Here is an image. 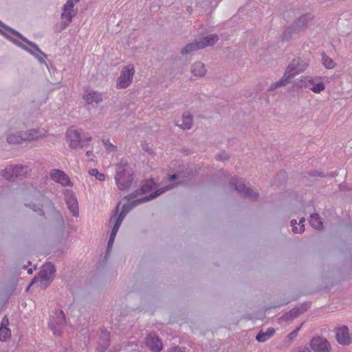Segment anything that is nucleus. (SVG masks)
Here are the masks:
<instances>
[{
	"mask_svg": "<svg viewBox=\"0 0 352 352\" xmlns=\"http://www.w3.org/2000/svg\"><path fill=\"white\" fill-rule=\"evenodd\" d=\"M87 103L92 104L93 106L97 105L102 100V96L100 93L94 91H87L83 96Z\"/></svg>",
	"mask_w": 352,
	"mask_h": 352,
	"instance_id": "nucleus-20",
	"label": "nucleus"
},
{
	"mask_svg": "<svg viewBox=\"0 0 352 352\" xmlns=\"http://www.w3.org/2000/svg\"><path fill=\"white\" fill-rule=\"evenodd\" d=\"M311 349L314 352H330L331 345L326 338H314L310 342Z\"/></svg>",
	"mask_w": 352,
	"mask_h": 352,
	"instance_id": "nucleus-13",
	"label": "nucleus"
},
{
	"mask_svg": "<svg viewBox=\"0 0 352 352\" xmlns=\"http://www.w3.org/2000/svg\"><path fill=\"white\" fill-rule=\"evenodd\" d=\"M14 180L17 178H22L25 176L30 171V168L27 166L16 165L12 166Z\"/></svg>",
	"mask_w": 352,
	"mask_h": 352,
	"instance_id": "nucleus-26",
	"label": "nucleus"
},
{
	"mask_svg": "<svg viewBox=\"0 0 352 352\" xmlns=\"http://www.w3.org/2000/svg\"><path fill=\"white\" fill-rule=\"evenodd\" d=\"M298 311V309H296V308H294L289 311L285 313L283 317L285 320H293L299 316Z\"/></svg>",
	"mask_w": 352,
	"mask_h": 352,
	"instance_id": "nucleus-36",
	"label": "nucleus"
},
{
	"mask_svg": "<svg viewBox=\"0 0 352 352\" xmlns=\"http://www.w3.org/2000/svg\"><path fill=\"white\" fill-rule=\"evenodd\" d=\"M168 352H186V349L180 346H175L169 349Z\"/></svg>",
	"mask_w": 352,
	"mask_h": 352,
	"instance_id": "nucleus-45",
	"label": "nucleus"
},
{
	"mask_svg": "<svg viewBox=\"0 0 352 352\" xmlns=\"http://www.w3.org/2000/svg\"><path fill=\"white\" fill-rule=\"evenodd\" d=\"M304 222H305V218H304V217H302V218H301V219H300V221H299V223H298V224H299V225H300V226H301L302 225H304V224H303V223H304Z\"/></svg>",
	"mask_w": 352,
	"mask_h": 352,
	"instance_id": "nucleus-48",
	"label": "nucleus"
},
{
	"mask_svg": "<svg viewBox=\"0 0 352 352\" xmlns=\"http://www.w3.org/2000/svg\"><path fill=\"white\" fill-rule=\"evenodd\" d=\"M294 30H295V28L293 26V25L286 28L284 32L283 33L282 39L283 41H287L292 39L294 34H298L297 32H296Z\"/></svg>",
	"mask_w": 352,
	"mask_h": 352,
	"instance_id": "nucleus-32",
	"label": "nucleus"
},
{
	"mask_svg": "<svg viewBox=\"0 0 352 352\" xmlns=\"http://www.w3.org/2000/svg\"><path fill=\"white\" fill-rule=\"evenodd\" d=\"M336 338L338 342L342 345H349L352 342L349 329L346 326L336 329Z\"/></svg>",
	"mask_w": 352,
	"mask_h": 352,
	"instance_id": "nucleus-17",
	"label": "nucleus"
},
{
	"mask_svg": "<svg viewBox=\"0 0 352 352\" xmlns=\"http://www.w3.org/2000/svg\"><path fill=\"white\" fill-rule=\"evenodd\" d=\"M301 89H308L316 94H319L325 89L324 82L316 80L311 77H304L298 85Z\"/></svg>",
	"mask_w": 352,
	"mask_h": 352,
	"instance_id": "nucleus-9",
	"label": "nucleus"
},
{
	"mask_svg": "<svg viewBox=\"0 0 352 352\" xmlns=\"http://www.w3.org/2000/svg\"><path fill=\"white\" fill-rule=\"evenodd\" d=\"M60 219H61L62 223H63V221H63V217H60Z\"/></svg>",
	"mask_w": 352,
	"mask_h": 352,
	"instance_id": "nucleus-56",
	"label": "nucleus"
},
{
	"mask_svg": "<svg viewBox=\"0 0 352 352\" xmlns=\"http://www.w3.org/2000/svg\"><path fill=\"white\" fill-rule=\"evenodd\" d=\"M275 333V330L273 328H269L266 332L261 331L256 336V339L259 342H264Z\"/></svg>",
	"mask_w": 352,
	"mask_h": 352,
	"instance_id": "nucleus-28",
	"label": "nucleus"
},
{
	"mask_svg": "<svg viewBox=\"0 0 352 352\" xmlns=\"http://www.w3.org/2000/svg\"><path fill=\"white\" fill-rule=\"evenodd\" d=\"M27 206L30 207L34 211L37 212L38 213V214H40L41 216L44 215V212L40 206L34 204H29L27 205Z\"/></svg>",
	"mask_w": 352,
	"mask_h": 352,
	"instance_id": "nucleus-39",
	"label": "nucleus"
},
{
	"mask_svg": "<svg viewBox=\"0 0 352 352\" xmlns=\"http://www.w3.org/2000/svg\"><path fill=\"white\" fill-rule=\"evenodd\" d=\"M134 73L133 66L127 65L124 67L121 72L120 77L118 78L116 87L119 89L127 87L132 81Z\"/></svg>",
	"mask_w": 352,
	"mask_h": 352,
	"instance_id": "nucleus-10",
	"label": "nucleus"
},
{
	"mask_svg": "<svg viewBox=\"0 0 352 352\" xmlns=\"http://www.w3.org/2000/svg\"><path fill=\"white\" fill-rule=\"evenodd\" d=\"M52 281V280H48L46 276L39 274L38 276H35L32 279L30 285H36L40 289H45Z\"/></svg>",
	"mask_w": 352,
	"mask_h": 352,
	"instance_id": "nucleus-25",
	"label": "nucleus"
},
{
	"mask_svg": "<svg viewBox=\"0 0 352 352\" xmlns=\"http://www.w3.org/2000/svg\"><path fill=\"white\" fill-rule=\"evenodd\" d=\"M10 336V331L7 327H1L0 329V340L6 341Z\"/></svg>",
	"mask_w": 352,
	"mask_h": 352,
	"instance_id": "nucleus-37",
	"label": "nucleus"
},
{
	"mask_svg": "<svg viewBox=\"0 0 352 352\" xmlns=\"http://www.w3.org/2000/svg\"><path fill=\"white\" fill-rule=\"evenodd\" d=\"M0 34L19 47L33 55L41 63H45L47 56L36 44L30 41L16 30L0 21Z\"/></svg>",
	"mask_w": 352,
	"mask_h": 352,
	"instance_id": "nucleus-1",
	"label": "nucleus"
},
{
	"mask_svg": "<svg viewBox=\"0 0 352 352\" xmlns=\"http://www.w3.org/2000/svg\"><path fill=\"white\" fill-rule=\"evenodd\" d=\"M109 333L102 329L100 332L98 341V350L100 351H104L109 344Z\"/></svg>",
	"mask_w": 352,
	"mask_h": 352,
	"instance_id": "nucleus-23",
	"label": "nucleus"
},
{
	"mask_svg": "<svg viewBox=\"0 0 352 352\" xmlns=\"http://www.w3.org/2000/svg\"><path fill=\"white\" fill-rule=\"evenodd\" d=\"M187 11L189 12V13H191V12L192 11V9L191 7L188 6L187 8Z\"/></svg>",
	"mask_w": 352,
	"mask_h": 352,
	"instance_id": "nucleus-51",
	"label": "nucleus"
},
{
	"mask_svg": "<svg viewBox=\"0 0 352 352\" xmlns=\"http://www.w3.org/2000/svg\"><path fill=\"white\" fill-rule=\"evenodd\" d=\"M155 182L153 179L147 180L146 181L142 186L139 190H136L135 192L130 194L129 195L128 199H132L138 196V194H145L147 192H151L153 190Z\"/></svg>",
	"mask_w": 352,
	"mask_h": 352,
	"instance_id": "nucleus-21",
	"label": "nucleus"
},
{
	"mask_svg": "<svg viewBox=\"0 0 352 352\" xmlns=\"http://www.w3.org/2000/svg\"><path fill=\"white\" fill-rule=\"evenodd\" d=\"M89 173L91 176H94L96 179L100 182L104 181L105 179L104 175L102 173H100L96 168H91V170H89Z\"/></svg>",
	"mask_w": 352,
	"mask_h": 352,
	"instance_id": "nucleus-35",
	"label": "nucleus"
},
{
	"mask_svg": "<svg viewBox=\"0 0 352 352\" xmlns=\"http://www.w3.org/2000/svg\"><path fill=\"white\" fill-rule=\"evenodd\" d=\"M310 307V304L309 302L304 303L299 307H295L296 309H298V313L300 314L306 311Z\"/></svg>",
	"mask_w": 352,
	"mask_h": 352,
	"instance_id": "nucleus-40",
	"label": "nucleus"
},
{
	"mask_svg": "<svg viewBox=\"0 0 352 352\" xmlns=\"http://www.w3.org/2000/svg\"><path fill=\"white\" fill-rule=\"evenodd\" d=\"M175 186V185H167L165 187L161 188L155 192L151 193L148 196H144L141 199H137L136 200L128 202L127 204H125L122 206V210L120 212H119V206L120 203L116 206L115 213L111 216L110 219V221H116L120 217H123V219H124L126 214L134 207L137 206L138 205L147 202L148 201H151L153 199H155L160 195L163 194L166 191L170 190L173 188Z\"/></svg>",
	"mask_w": 352,
	"mask_h": 352,
	"instance_id": "nucleus-3",
	"label": "nucleus"
},
{
	"mask_svg": "<svg viewBox=\"0 0 352 352\" xmlns=\"http://www.w3.org/2000/svg\"><path fill=\"white\" fill-rule=\"evenodd\" d=\"M191 72L195 76L202 77L205 75L206 69L203 63L197 62L191 66Z\"/></svg>",
	"mask_w": 352,
	"mask_h": 352,
	"instance_id": "nucleus-27",
	"label": "nucleus"
},
{
	"mask_svg": "<svg viewBox=\"0 0 352 352\" xmlns=\"http://www.w3.org/2000/svg\"><path fill=\"white\" fill-rule=\"evenodd\" d=\"M91 154H92V151H88L86 152V155L87 157H89Z\"/></svg>",
	"mask_w": 352,
	"mask_h": 352,
	"instance_id": "nucleus-50",
	"label": "nucleus"
},
{
	"mask_svg": "<svg viewBox=\"0 0 352 352\" xmlns=\"http://www.w3.org/2000/svg\"><path fill=\"white\" fill-rule=\"evenodd\" d=\"M309 175L311 177H325L326 175H324L323 173L318 171V170H313L309 173Z\"/></svg>",
	"mask_w": 352,
	"mask_h": 352,
	"instance_id": "nucleus-43",
	"label": "nucleus"
},
{
	"mask_svg": "<svg viewBox=\"0 0 352 352\" xmlns=\"http://www.w3.org/2000/svg\"><path fill=\"white\" fill-rule=\"evenodd\" d=\"M56 269L53 263L48 262L44 264L42 267V270L40 275H43L47 278L48 280H54L55 277Z\"/></svg>",
	"mask_w": 352,
	"mask_h": 352,
	"instance_id": "nucleus-22",
	"label": "nucleus"
},
{
	"mask_svg": "<svg viewBox=\"0 0 352 352\" xmlns=\"http://www.w3.org/2000/svg\"><path fill=\"white\" fill-rule=\"evenodd\" d=\"M229 158V156L227 153H222L219 155H218L217 157H216V159L218 160H221V161H226L227 160H228Z\"/></svg>",
	"mask_w": 352,
	"mask_h": 352,
	"instance_id": "nucleus-44",
	"label": "nucleus"
},
{
	"mask_svg": "<svg viewBox=\"0 0 352 352\" xmlns=\"http://www.w3.org/2000/svg\"><path fill=\"white\" fill-rule=\"evenodd\" d=\"M50 177L55 182L60 184L62 186H71L72 182L67 175L59 169H53L51 170Z\"/></svg>",
	"mask_w": 352,
	"mask_h": 352,
	"instance_id": "nucleus-16",
	"label": "nucleus"
},
{
	"mask_svg": "<svg viewBox=\"0 0 352 352\" xmlns=\"http://www.w3.org/2000/svg\"><path fill=\"white\" fill-rule=\"evenodd\" d=\"M337 175H338V173H335V172H331V173H330V176H331V177H336V176H337Z\"/></svg>",
	"mask_w": 352,
	"mask_h": 352,
	"instance_id": "nucleus-49",
	"label": "nucleus"
},
{
	"mask_svg": "<svg viewBox=\"0 0 352 352\" xmlns=\"http://www.w3.org/2000/svg\"><path fill=\"white\" fill-rule=\"evenodd\" d=\"M199 49L200 47L199 45H198V42L196 41L195 43H190L184 46L182 49L181 53L182 54H188Z\"/></svg>",
	"mask_w": 352,
	"mask_h": 352,
	"instance_id": "nucleus-31",
	"label": "nucleus"
},
{
	"mask_svg": "<svg viewBox=\"0 0 352 352\" xmlns=\"http://www.w3.org/2000/svg\"><path fill=\"white\" fill-rule=\"evenodd\" d=\"M309 64V60L305 58L297 57L294 58L288 65L282 78L277 82L272 84L270 90H274L278 87L285 86L291 78L304 72L307 68Z\"/></svg>",
	"mask_w": 352,
	"mask_h": 352,
	"instance_id": "nucleus-2",
	"label": "nucleus"
},
{
	"mask_svg": "<svg viewBox=\"0 0 352 352\" xmlns=\"http://www.w3.org/2000/svg\"><path fill=\"white\" fill-rule=\"evenodd\" d=\"M79 1L80 0H67L63 7L61 23L58 30L59 32L65 30L72 22V18L76 14V12L73 10L74 3H78Z\"/></svg>",
	"mask_w": 352,
	"mask_h": 352,
	"instance_id": "nucleus-7",
	"label": "nucleus"
},
{
	"mask_svg": "<svg viewBox=\"0 0 352 352\" xmlns=\"http://www.w3.org/2000/svg\"><path fill=\"white\" fill-rule=\"evenodd\" d=\"M115 180L120 190H126L131 186L133 181L131 170L126 166H118Z\"/></svg>",
	"mask_w": 352,
	"mask_h": 352,
	"instance_id": "nucleus-5",
	"label": "nucleus"
},
{
	"mask_svg": "<svg viewBox=\"0 0 352 352\" xmlns=\"http://www.w3.org/2000/svg\"><path fill=\"white\" fill-rule=\"evenodd\" d=\"M311 19L312 16L309 13L300 16L292 24L295 28L294 31L297 32L298 33L305 31L308 26V23Z\"/></svg>",
	"mask_w": 352,
	"mask_h": 352,
	"instance_id": "nucleus-18",
	"label": "nucleus"
},
{
	"mask_svg": "<svg viewBox=\"0 0 352 352\" xmlns=\"http://www.w3.org/2000/svg\"><path fill=\"white\" fill-rule=\"evenodd\" d=\"M3 321H4V322H8V320H5V318H3Z\"/></svg>",
	"mask_w": 352,
	"mask_h": 352,
	"instance_id": "nucleus-54",
	"label": "nucleus"
},
{
	"mask_svg": "<svg viewBox=\"0 0 352 352\" xmlns=\"http://www.w3.org/2000/svg\"><path fill=\"white\" fill-rule=\"evenodd\" d=\"M66 325L65 314L62 310H57L50 322V329L56 336H60L61 329Z\"/></svg>",
	"mask_w": 352,
	"mask_h": 352,
	"instance_id": "nucleus-8",
	"label": "nucleus"
},
{
	"mask_svg": "<svg viewBox=\"0 0 352 352\" xmlns=\"http://www.w3.org/2000/svg\"><path fill=\"white\" fill-rule=\"evenodd\" d=\"M295 299L294 298H292V299H283L281 300V302L278 304V305H273L271 307L272 308H276V307H280L281 306H283V305H286L287 304H289L290 302L294 300Z\"/></svg>",
	"mask_w": 352,
	"mask_h": 352,
	"instance_id": "nucleus-42",
	"label": "nucleus"
},
{
	"mask_svg": "<svg viewBox=\"0 0 352 352\" xmlns=\"http://www.w3.org/2000/svg\"><path fill=\"white\" fill-rule=\"evenodd\" d=\"M309 223L311 227L316 230H322L323 228L322 221L317 213L311 215Z\"/></svg>",
	"mask_w": 352,
	"mask_h": 352,
	"instance_id": "nucleus-29",
	"label": "nucleus"
},
{
	"mask_svg": "<svg viewBox=\"0 0 352 352\" xmlns=\"http://www.w3.org/2000/svg\"><path fill=\"white\" fill-rule=\"evenodd\" d=\"M291 226L292 227V231L294 233H302L305 231V225H302L300 228L298 229L296 227V225L298 224L296 220L293 219L290 222Z\"/></svg>",
	"mask_w": 352,
	"mask_h": 352,
	"instance_id": "nucleus-38",
	"label": "nucleus"
},
{
	"mask_svg": "<svg viewBox=\"0 0 352 352\" xmlns=\"http://www.w3.org/2000/svg\"><path fill=\"white\" fill-rule=\"evenodd\" d=\"M322 63L327 69H333L336 63L330 57L326 54H323L322 57Z\"/></svg>",
	"mask_w": 352,
	"mask_h": 352,
	"instance_id": "nucleus-33",
	"label": "nucleus"
},
{
	"mask_svg": "<svg viewBox=\"0 0 352 352\" xmlns=\"http://www.w3.org/2000/svg\"><path fill=\"white\" fill-rule=\"evenodd\" d=\"M3 321H4V322H8V320H5V318H3Z\"/></svg>",
	"mask_w": 352,
	"mask_h": 352,
	"instance_id": "nucleus-55",
	"label": "nucleus"
},
{
	"mask_svg": "<svg viewBox=\"0 0 352 352\" xmlns=\"http://www.w3.org/2000/svg\"><path fill=\"white\" fill-rule=\"evenodd\" d=\"M122 221H123V217H122L119 218L116 221H110V223H113V228L111 230V234H110V236H109V239L107 248V254L105 255V258L107 256V254H109V252L111 250V248H112L113 243L114 242L116 236V234L118 233V230H119V228H120Z\"/></svg>",
	"mask_w": 352,
	"mask_h": 352,
	"instance_id": "nucleus-19",
	"label": "nucleus"
},
{
	"mask_svg": "<svg viewBox=\"0 0 352 352\" xmlns=\"http://www.w3.org/2000/svg\"><path fill=\"white\" fill-rule=\"evenodd\" d=\"M219 40V36L217 34H210L200 38L198 41V45L200 49H203L206 46L213 45Z\"/></svg>",
	"mask_w": 352,
	"mask_h": 352,
	"instance_id": "nucleus-24",
	"label": "nucleus"
},
{
	"mask_svg": "<svg viewBox=\"0 0 352 352\" xmlns=\"http://www.w3.org/2000/svg\"><path fill=\"white\" fill-rule=\"evenodd\" d=\"M28 272L29 274H31V273L32 272V269H29V270H28Z\"/></svg>",
	"mask_w": 352,
	"mask_h": 352,
	"instance_id": "nucleus-52",
	"label": "nucleus"
},
{
	"mask_svg": "<svg viewBox=\"0 0 352 352\" xmlns=\"http://www.w3.org/2000/svg\"><path fill=\"white\" fill-rule=\"evenodd\" d=\"M67 138L69 142L70 147L73 148H82L87 145L91 137L81 130L69 129L67 131Z\"/></svg>",
	"mask_w": 352,
	"mask_h": 352,
	"instance_id": "nucleus-4",
	"label": "nucleus"
},
{
	"mask_svg": "<svg viewBox=\"0 0 352 352\" xmlns=\"http://www.w3.org/2000/svg\"><path fill=\"white\" fill-rule=\"evenodd\" d=\"M65 199L67 206L72 215L76 217H78V203L74 194L72 191L67 190L65 192Z\"/></svg>",
	"mask_w": 352,
	"mask_h": 352,
	"instance_id": "nucleus-14",
	"label": "nucleus"
},
{
	"mask_svg": "<svg viewBox=\"0 0 352 352\" xmlns=\"http://www.w3.org/2000/svg\"><path fill=\"white\" fill-rule=\"evenodd\" d=\"M230 184L240 195L245 197L250 198L252 200H255L258 196V192L246 187L243 182H239L237 179H232Z\"/></svg>",
	"mask_w": 352,
	"mask_h": 352,
	"instance_id": "nucleus-11",
	"label": "nucleus"
},
{
	"mask_svg": "<svg viewBox=\"0 0 352 352\" xmlns=\"http://www.w3.org/2000/svg\"><path fill=\"white\" fill-rule=\"evenodd\" d=\"M3 321H4V322H8V320H5V318H3Z\"/></svg>",
	"mask_w": 352,
	"mask_h": 352,
	"instance_id": "nucleus-53",
	"label": "nucleus"
},
{
	"mask_svg": "<svg viewBox=\"0 0 352 352\" xmlns=\"http://www.w3.org/2000/svg\"><path fill=\"white\" fill-rule=\"evenodd\" d=\"M299 329H300V327H298L296 329H294V331H292L290 333H289L288 336H287L289 340H292L293 338L296 337V336H297V334L298 333Z\"/></svg>",
	"mask_w": 352,
	"mask_h": 352,
	"instance_id": "nucleus-46",
	"label": "nucleus"
},
{
	"mask_svg": "<svg viewBox=\"0 0 352 352\" xmlns=\"http://www.w3.org/2000/svg\"><path fill=\"white\" fill-rule=\"evenodd\" d=\"M294 352H311V351L307 347H303V348H300V349L295 351Z\"/></svg>",
	"mask_w": 352,
	"mask_h": 352,
	"instance_id": "nucleus-47",
	"label": "nucleus"
},
{
	"mask_svg": "<svg viewBox=\"0 0 352 352\" xmlns=\"http://www.w3.org/2000/svg\"><path fill=\"white\" fill-rule=\"evenodd\" d=\"M195 170L193 167L188 164H182L179 166L177 173H174L169 176V179L173 181L177 179H181L182 182H185L186 179L189 176L192 175Z\"/></svg>",
	"mask_w": 352,
	"mask_h": 352,
	"instance_id": "nucleus-12",
	"label": "nucleus"
},
{
	"mask_svg": "<svg viewBox=\"0 0 352 352\" xmlns=\"http://www.w3.org/2000/svg\"><path fill=\"white\" fill-rule=\"evenodd\" d=\"M12 166L6 168L2 170L3 177L9 181H14L13 173H12Z\"/></svg>",
	"mask_w": 352,
	"mask_h": 352,
	"instance_id": "nucleus-34",
	"label": "nucleus"
},
{
	"mask_svg": "<svg viewBox=\"0 0 352 352\" xmlns=\"http://www.w3.org/2000/svg\"><path fill=\"white\" fill-rule=\"evenodd\" d=\"M102 142L104 144V146H105L106 149L109 151H114L116 146L113 145L111 142H109V140H102Z\"/></svg>",
	"mask_w": 352,
	"mask_h": 352,
	"instance_id": "nucleus-41",
	"label": "nucleus"
},
{
	"mask_svg": "<svg viewBox=\"0 0 352 352\" xmlns=\"http://www.w3.org/2000/svg\"><path fill=\"white\" fill-rule=\"evenodd\" d=\"M183 129H190L192 126V117L191 115H183L182 123L181 124H177Z\"/></svg>",
	"mask_w": 352,
	"mask_h": 352,
	"instance_id": "nucleus-30",
	"label": "nucleus"
},
{
	"mask_svg": "<svg viewBox=\"0 0 352 352\" xmlns=\"http://www.w3.org/2000/svg\"><path fill=\"white\" fill-rule=\"evenodd\" d=\"M146 345L152 352H160L163 344L159 337L154 333H151L146 338Z\"/></svg>",
	"mask_w": 352,
	"mask_h": 352,
	"instance_id": "nucleus-15",
	"label": "nucleus"
},
{
	"mask_svg": "<svg viewBox=\"0 0 352 352\" xmlns=\"http://www.w3.org/2000/svg\"><path fill=\"white\" fill-rule=\"evenodd\" d=\"M43 135L36 129H30L27 131H19L9 134L7 142L9 144H21L25 141H33L41 138Z\"/></svg>",
	"mask_w": 352,
	"mask_h": 352,
	"instance_id": "nucleus-6",
	"label": "nucleus"
}]
</instances>
